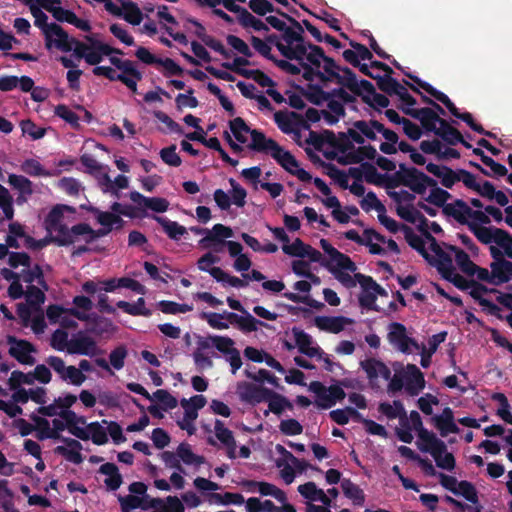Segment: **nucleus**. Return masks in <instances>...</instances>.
I'll use <instances>...</instances> for the list:
<instances>
[{
    "instance_id": "603ef678",
    "label": "nucleus",
    "mask_w": 512,
    "mask_h": 512,
    "mask_svg": "<svg viewBox=\"0 0 512 512\" xmlns=\"http://www.w3.org/2000/svg\"><path fill=\"white\" fill-rule=\"evenodd\" d=\"M361 167L364 172V180L368 184L383 186L385 180V174H381L377 171L376 167L370 162H363Z\"/></svg>"
},
{
    "instance_id": "72a5a7b5",
    "label": "nucleus",
    "mask_w": 512,
    "mask_h": 512,
    "mask_svg": "<svg viewBox=\"0 0 512 512\" xmlns=\"http://www.w3.org/2000/svg\"><path fill=\"white\" fill-rule=\"evenodd\" d=\"M95 76H104L110 81H120L128 89L135 93V82L124 74H116L115 70L109 66H96L92 70Z\"/></svg>"
},
{
    "instance_id": "c03bdc74",
    "label": "nucleus",
    "mask_w": 512,
    "mask_h": 512,
    "mask_svg": "<svg viewBox=\"0 0 512 512\" xmlns=\"http://www.w3.org/2000/svg\"><path fill=\"white\" fill-rule=\"evenodd\" d=\"M29 9H30L32 16L35 19V21H34L35 26L38 27L39 29H41V31L45 37V40H48V42H49L50 40H49L48 33L50 31V27L52 26V23L47 22L48 16L34 2H32L29 5Z\"/></svg>"
},
{
    "instance_id": "f257e3e1",
    "label": "nucleus",
    "mask_w": 512,
    "mask_h": 512,
    "mask_svg": "<svg viewBox=\"0 0 512 512\" xmlns=\"http://www.w3.org/2000/svg\"><path fill=\"white\" fill-rule=\"evenodd\" d=\"M310 51L304 56V60H297L301 69L302 77L307 81H313L315 78L321 82H336L345 87L348 75L343 73V69L335 60L325 55L320 46H309Z\"/></svg>"
},
{
    "instance_id": "8fccbe9b",
    "label": "nucleus",
    "mask_w": 512,
    "mask_h": 512,
    "mask_svg": "<svg viewBox=\"0 0 512 512\" xmlns=\"http://www.w3.org/2000/svg\"><path fill=\"white\" fill-rule=\"evenodd\" d=\"M8 183L13 189L19 191L21 194H33L32 182L22 175L9 174Z\"/></svg>"
},
{
    "instance_id": "0eeeda50",
    "label": "nucleus",
    "mask_w": 512,
    "mask_h": 512,
    "mask_svg": "<svg viewBox=\"0 0 512 512\" xmlns=\"http://www.w3.org/2000/svg\"><path fill=\"white\" fill-rule=\"evenodd\" d=\"M271 157L288 173L296 176L300 181L310 182L312 180L311 174L305 169L300 168L297 159L280 145L274 153H271Z\"/></svg>"
},
{
    "instance_id": "864d4df0",
    "label": "nucleus",
    "mask_w": 512,
    "mask_h": 512,
    "mask_svg": "<svg viewBox=\"0 0 512 512\" xmlns=\"http://www.w3.org/2000/svg\"><path fill=\"white\" fill-rule=\"evenodd\" d=\"M330 418L337 423L338 425H346L349 422V418L353 417L356 419H360V413L352 407H346L344 409H336L332 410L329 413Z\"/></svg>"
},
{
    "instance_id": "a19ab883",
    "label": "nucleus",
    "mask_w": 512,
    "mask_h": 512,
    "mask_svg": "<svg viewBox=\"0 0 512 512\" xmlns=\"http://www.w3.org/2000/svg\"><path fill=\"white\" fill-rule=\"evenodd\" d=\"M341 488L345 497L352 500L354 505L362 506L364 504L365 495L363 490L350 479L344 478L341 481Z\"/></svg>"
},
{
    "instance_id": "cd10ccee",
    "label": "nucleus",
    "mask_w": 512,
    "mask_h": 512,
    "mask_svg": "<svg viewBox=\"0 0 512 512\" xmlns=\"http://www.w3.org/2000/svg\"><path fill=\"white\" fill-rule=\"evenodd\" d=\"M293 119L297 120L302 124V127L305 129L309 128V125L303 121L302 115L296 112H283L277 111L274 114V121L277 124L278 128L285 134H290L294 131L293 129Z\"/></svg>"
},
{
    "instance_id": "c756f323",
    "label": "nucleus",
    "mask_w": 512,
    "mask_h": 512,
    "mask_svg": "<svg viewBox=\"0 0 512 512\" xmlns=\"http://www.w3.org/2000/svg\"><path fill=\"white\" fill-rule=\"evenodd\" d=\"M427 257L428 259L425 260L437 269L441 277L451 274L454 269L451 255L444 250L434 256L428 253Z\"/></svg>"
},
{
    "instance_id": "2f4dec72",
    "label": "nucleus",
    "mask_w": 512,
    "mask_h": 512,
    "mask_svg": "<svg viewBox=\"0 0 512 512\" xmlns=\"http://www.w3.org/2000/svg\"><path fill=\"white\" fill-rule=\"evenodd\" d=\"M445 247L455 254V261L459 269L468 276H474V269L477 268V265L470 259L469 255L457 246L445 244Z\"/></svg>"
},
{
    "instance_id": "f3484780",
    "label": "nucleus",
    "mask_w": 512,
    "mask_h": 512,
    "mask_svg": "<svg viewBox=\"0 0 512 512\" xmlns=\"http://www.w3.org/2000/svg\"><path fill=\"white\" fill-rule=\"evenodd\" d=\"M132 202L142 209H150L156 213H163L168 210L169 202L161 197H146L138 191H132L129 194Z\"/></svg>"
},
{
    "instance_id": "412c9836",
    "label": "nucleus",
    "mask_w": 512,
    "mask_h": 512,
    "mask_svg": "<svg viewBox=\"0 0 512 512\" xmlns=\"http://www.w3.org/2000/svg\"><path fill=\"white\" fill-rule=\"evenodd\" d=\"M269 390V388L256 386L248 382H244L238 386V392L241 400L249 403H260L266 401Z\"/></svg>"
},
{
    "instance_id": "393cba45",
    "label": "nucleus",
    "mask_w": 512,
    "mask_h": 512,
    "mask_svg": "<svg viewBox=\"0 0 512 512\" xmlns=\"http://www.w3.org/2000/svg\"><path fill=\"white\" fill-rule=\"evenodd\" d=\"M492 270L493 285L499 286L508 283L512 279V262L507 259L493 261L490 264Z\"/></svg>"
},
{
    "instance_id": "7ed1b4c3",
    "label": "nucleus",
    "mask_w": 512,
    "mask_h": 512,
    "mask_svg": "<svg viewBox=\"0 0 512 512\" xmlns=\"http://www.w3.org/2000/svg\"><path fill=\"white\" fill-rule=\"evenodd\" d=\"M408 77L411 80H413L418 85V87L422 88L429 95L434 97L437 101L441 102L453 116L464 121L473 131L483 132V126L481 124L475 122L472 114L469 112L461 113L459 111V109L455 106V104L450 100V98L445 93L437 90L430 83L421 80L417 76L408 74Z\"/></svg>"
},
{
    "instance_id": "79ce46f5",
    "label": "nucleus",
    "mask_w": 512,
    "mask_h": 512,
    "mask_svg": "<svg viewBox=\"0 0 512 512\" xmlns=\"http://www.w3.org/2000/svg\"><path fill=\"white\" fill-rule=\"evenodd\" d=\"M281 40V37L277 34H270L265 37L266 43L268 45H274L281 55L288 60L298 58V53H303V48L301 46H297L296 50H292L289 46H284V43Z\"/></svg>"
},
{
    "instance_id": "a878e982",
    "label": "nucleus",
    "mask_w": 512,
    "mask_h": 512,
    "mask_svg": "<svg viewBox=\"0 0 512 512\" xmlns=\"http://www.w3.org/2000/svg\"><path fill=\"white\" fill-rule=\"evenodd\" d=\"M419 443L418 448L422 452L432 453L440 452L445 447V442L437 438V436L427 429H422L418 433Z\"/></svg>"
},
{
    "instance_id": "39448f33",
    "label": "nucleus",
    "mask_w": 512,
    "mask_h": 512,
    "mask_svg": "<svg viewBox=\"0 0 512 512\" xmlns=\"http://www.w3.org/2000/svg\"><path fill=\"white\" fill-rule=\"evenodd\" d=\"M38 440L53 439L60 440L66 444V446H57L54 452L58 455L65 457L68 461L74 464H81L83 462V456L81 454L82 444L73 438L64 437L59 431L49 428L48 431L36 434Z\"/></svg>"
},
{
    "instance_id": "473e14b6",
    "label": "nucleus",
    "mask_w": 512,
    "mask_h": 512,
    "mask_svg": "<svg viewBox=\"0 0 512 512\" xmlns=\"http://www.w3.org/2000/svg\"><path fill=\"white\" fill-rule=\"evenodd\" d=\"M266 401H268L269 409L265 411V415H268L269 411L276 415H281L285 409H293V404L288 398L271 389L269 390V394H267Z\"/></svg>"
},
{
    "instance_id": "5fc2aeb1",
    "label": "nucleus",
    "mask_w": 512,
    "mask_h": 512,
    "mask_svg": "<svg viewBox=\"0 0 512 512\" xmlns=\"http://www.w3.org/2000/svg\"><path fill=\"white\" fill-rule=\"evenodd\" d=\"M431 456L434 458L436 465L439 468L448 470V471L454 470V468L456 466L455 457L452 453L447 452L446 445L443 448V450H441L439 453L434 452V453H432Z\"/></svg>"
},
{
    "instance_id": "f03ea898",
    "label": "nucleus",
    "mask_w": 512,
    "mask_h": 512,
    "mask_svg": "<svg viewBox=\"0 0 512 512\" xmlns=\"http://www.w3.org/2000/svg\"><path fill=\"white\" fill-rule=\"evenodd\" d=\"M343 73L348 75L345 87L347 90L357 95L361 100L373 109L387 108L390 100L387 96L377 93L374 85L365 79L358 80L357 75L350 69H343Z\"/></svg>"
},
{
    "instance_id": "3c124183",
    "label": "nucleus",
    "mask_w": 512,
    "mask_h": 512,
    "mask_svg": "<svg viewBox=\"0 0 512 512\" xmlns=\"http://www.w3.org/2000/svg\"><path fill=\"white\" fill-rule=\"evenodd\" d=\"M493 401H497L500 407L497 410V415L506 423L512 425V414L510 412V405L505 394L496 392L491 395Z\"/></svg>"
},
{
    "instance_id": "4c0bfd02",
    "label": "nucleus",
    "mask_w": 512,
    "mask_h": 512,
    "mask_svg": "<svg viewBox=\"0 0 512 512\" xmlns=\"http://www.w3.org/2000/svg\"><path fill=\"white\" fill-rule=\"evenodd\" d=\"M116 306L132 316L149 317L152 315V311L145 307V299L142 297L138 298L137 301L132 304L127 301L120 300L116 303Z\"/></svg>"
},
{
    "instance_id": "1a4fd4ad",
    "label": "nucleus",
    "mask_w": 512,
    "mask_h": 512,
    "mask_svg": "<svg viewBox=\"0 0 512 512\" xmlns=\"http://www.w3.org/2000/svg\"><path fill=\"white\" fill-rule=\"evenodd\" d=\"M469 230L483 244L496 243L504 249L508 232L501 228L485 227L475 222L468 223Z\"/></svg>"
},
{
    "instance_id": "2eb2a0df",
    "label": "nucleus",
    "mask_w": 512,
    "mask_h": 512,
    "mask_svg": "<svg viewBox=\"0 0 512 512\" xmlns=\"http://www.w3.org/2000/svg\"><path fill=\"white\" fill-rule=\"evenodd\" d=\"M49 42L45 40V46L47 49H51L55 46L57 49L63 52L72 51V38L69 37L68 33L57 23H52L49 31Z\"/></svg>"
},
{
    "instance_id": "f8f14e48",
    "label": "nucleus",
    "mask_w": 512,
    "mask_h": 512,
    "mask_svg": "<svg viewBox=\"0 0 512 512\" xmlns=\"http://www.w3.org/2000/svg\"><path fill=\"white\" fill-rule=\"evenodd\" d=\"M401 109L406 115L418 120L425 132L430 133L436 131L437 121L440 120V116L432 108L424 107L415 109L401 107Z\"/></svg>"
},
{
    "instance_id": "6e6552de",
    "label": "nucleus",
    "mask_w": 512,
    "mask_h": 512,
    "mask_svg": "<svg viewBox=\"0 0 512 512\" xmlns=\"http://www.w3.org/2000/svg\"><path fill=\"white\" fill-rule=\"evenodd\" d=\"M7 343L10 345L8 353L11 357L15 358L20 364L33 365L36 360L31 355L36 353V347L25 339H18L16 336L8 335Z\"/></svg>"
},
{
    "instance_id": "4be33fe9",
    "label": "nucleus",
    "mask_w": 512,
    "mask_h": 512,
    "mask_svg": "<svg viewBox=\"0 0 512 512\" xmlns=\"http://www.w3.org/2000/svg\"><path fill=\"white\" fill-rule=\"evenodd\" d=\"M360 365L370 381L377 379L379 376L384 380L391 378V370L389 367L378 359L368 358L361 361Z\"/></svg>"
},
{
    "instance_id": "e2e57ef3",
    "label": "nucleus",
    "mask_w": 512,
    "mask_h": 512,
    "mask_svg": "<svg viewBox=\"0 0 512 512\" xmlns=\"http://www.w3.org/2000/svg\"><path fill=\"white\" fill-rule=\"evenodd\" d=\"M242 77L254 80L261 87H274L276 85L267 74L259 69H251L250 71H244Z\"/></svg>"
},
{
    "instance_id": "49530a36",
    "label": "nucleus",
    "mask_w": 512,
    "mask_h": 512,
    "mask_svg": "<svg viewBox=\"0 0 512 512\" xmlns=\"http://www.w3.org/2000/svg\"><path fill=\"white\" fill-rule=\"evenodd\" d=\"M454 495L462 496L465 500L472 504H478V491L475 485L467 480L459 481Z\"/></svg>"
},
{
    "instance_id": "4468645a",
    "label": "nucleus",
    "mask_w": 512,
    "mask_h": 512,
    "mask_svg": "<svg viewBox=\"0 0 512 512\" xmlns=\"http://www.w3.org/2000/svg\"><path fill=\"white\" fill-rule=\"evenodd\" d=\"M292 334L295 339V344L301 354H304L310 358H322V355L324 354L323 350L319 346H312L313 339L308 333L300 328L293 327Z\"/></svg>"
},
{
    "instance_id": "bf43d9fd",
    "label": "nucleus",
    "mask_w": 512,
    "mask_h": 512,
    "mask_svg": "<svg viewBox=\"0 0 512 512\" xmlns=\"http://www.w3.org/2000/svg\"><path fill=\"white\" fill-rule=\"evenodd\" d=\"M10 390L22 388L21 385H32L34 384L31 372L24 373L20 370H14L7 382Z\"/></svg>"
},
{
    "instance_id": "6ab92c4d",
    "label": "nucleus",
    "mask_w": 512,
    "mask_h": 512,
    "mask_svg": "<svg viewBox=\"0 0 512 512\" xmlns=\"http://www.w3.org/2000/svg\"><path fill=\"white\" fill-rule=\"evenodd\" d=\"M432 421L442 437H446L450 433L457 434L460 432L459 427L454 422V414L450 407L444 408L440 415H435L432 418Z\"/></svg>"
},
{
    "instance_id": "ddd939ff",
    "label": "nucleus",
    "mask_w": 512,
    "mask_h": 512,
    "mask_svg": "<svg viewBox=\"0 0 512 512\" xmlns=\"http://www.w3.org/2000/svg\"><path fill=\"white\" fill-rule=\"evenodd\" d=\"M405 391L417 396L425 387L424 374L415 364H407L404 372Z\"/></svg>"
},
{
    "instance_id": "052dcab7",
    "label": "nucleus",
    "mask_w": 512,
    "mask_h": 512,
    "mask_svg": "<svg viewBox=\"0 0 512 512\" xmlns=\"http://www.w3.org/2000/svg\"><path fill=\"white\" fill-rule=\"evenodd\" d=\"M431 188L430 194L425 198V201L443 209L447 204V200L450 199L452 195L448 191L437 187V185Z\"/></svg>"
},
{
    "instance_id": "f704fd0d",
    "label": "nucleus",
    "mask_w": 512,
    "mask_h": 512,
    "mask_svg": "<svg viewBox=\"0 0 512 512\" xmlns=\"http://www.w3.org/2000/svg\"><path fill=\"white\" fill-rule=\"evenodd\" d=\"M75 227L76 225L68 228L65 224H62L53 228L52 231L57 232V234L55 236H51L50 241L58 246H69L73 244L76 236H82V234L74 232Z\"/></svg>"
},
{
    "instance_id": "5701e85b",
    "label": "nucleus",
    "mask_w": 512,
    "mask_h": 512,
    "mask_svg": "<svg viewBox=\"0 0 512 512\" xmlns=\"http://www.w3.org/2000/svg\"><path fill=\"white\" fill-rule=\"evenodd\" d=\"M251 143L248 145V148L256 151L262 152L266 154L274 153V151L278 148L279 144L272 138H267L265 134L257 129H253L250 131Z\"/></svg>"
},
{
    "instance_id": "13d9d810",
    "label": "nucleus",
    "mask_w": 512,
    "mask_h": 512,
    "mask_svg": "<svg viewBox=\"0 0 512 512\" xmlns=\"http://www.w3.org/2000/svg\"><path fill=\"white\" fill-rule=\"evenodd\" d=\"M229 125L236 140L242 144L246 143L247 138L244 134H250V131L253 129H251L241 117L234 118L230 121Z\"/></svg>"
},
{
    "instance_id": "de8ad7c7",
    "label": "nucleus",
    "mask_w": 512,
    "mask_h": 512,
    "mask_svg": "<svg viewBox=\"0 0 512 512\" xmlns=\"http://www.w3.org/2000/svg\"><path fill=\"white\" fill-rule=\"evenodd\" d=\"M177 455L179 460L183 461L186 465L199 466L204 463V457L194 454L188 443L179 444L177 447Z\"/></svg>"
},
{
    "instance_id": "bb28decb",
    "label": "nucleus",
    "mask_w": 512,
    "mask_h": 512,
    "mask_svg": "<svg viewBox=\"0 0 512 512\" xmlns=\"http://www.w3.org/2000/svg\"><path fill=\"white\" fill-rule=\"evenodd\" d=\"M314 322L320 330L337 334L344 330L345 325L351 323V320L344 316H317Z\"/></svg>"
},
{
    "instance_id": "a18cd8bd",
    "label": "nucleus",
    "mask_w": 512,
    "mask_h": 512,
    "mask_svg": "<svg viewBox=\"0 0 512 512\" xmlns=\"http://www.w3.org/2000/svg\"><path fill=\"white\" fill-rule=\"evenodd\" d=\"M364 237L366 238L363 245H366L369 247V252L374 255H383L385 253L384 248H382L379 244L372 243V240L375 239L381 243L386 242L385 236L378 233L372 228H367L363 232Z\"/></svg>"
},
{
    "instance_id": "c9c22d12",
    "label": "nucleus",
    "mask_w": 512,
    "mask_h": 512,
    "mask_svg": "<svg viewBox=\"0 0 512 512\" xmlns=\"http://www.w3.org/2000/svg\"><path fill=\"white\" fill-rule=\"evenodd\" d=\"M401 231L403 232L404 238L409 246L415 249L424 259H428V251L425 247L424 239L417 235L408 225L402 224Z\"/></svg>"
},
{
    "instance_id": "a211bd4d",
    "label": "nucleus",
    "mask_w": 512,
    "mask_h": 512,
    "mask_svg": "<svg viewBox=\"0 0 512 512\" xmlns=\"http://www.w3.org/2000/svg\"><path fill=\"white\" fill-rule=\"evenodd\" d=\"M281 32V39L285 42L284 46H289L292 50H296L297 46L303 48V53H298V58H293V60H304L305 54L310 51L309 46H316L315 44L305 41L304 36H301L287 25Z\"/></svg>"
},
{
    "instance_id": "e433bc0d",
    "label": "nucleus",
    "mask_w": 512,
    "mask_h": 512,
    "mask_svg": "<svg viewBox=\"0 0 512 512\" xmlns=\"http://www.w3.org/2000/svg\"><path fill=\"white\" fill-rule=\"evenodd\" d=\"M153 219L162 226L164 232L172 240H179L187 233L184 226L180 225L178 222L171 221L166 217L154 215Z\"/></svg>"
},
{
    "instance_id": "b1692460",
    "label": "nucleus",
    "mask_w": 512,
    "mask_h": 512,
    "mask_svg": "<svg viewBox=\"0 0 512 512\" xmlns=\"http://www.w3.org/2000/svg\"><path fill=\"white\" fill-rule=\"evenodd\" d=\"M128 351L124 345H120L113 349L109 354V362L104 358L95 359V364L102 368L105 371L112 373L110 365L116 369L121 370L125 365V359L127 357Z\"/></svg>"
},
{
    "instance_id": "dca6fc26",
    "label": "nucleus",
    "mask_w": 512,
    "mask_h": 512,
    "mask_svg": "<svg viewBox=\"0 0 512 512\" xmlns=\"http://www.w3.org/2000/svg\"><path fill=\"white\" fill-rule=\"evenodd\" d=\"M320 246L323 251L330 256L332 262H334L338 269L345 270L348 272H355L357 267L356 264L351 260L349 256L338 251L333 247L328 240L321 239Z\"/></svg>"
},
{
    "instance_id": "20e7f679",
    "label": "nucleus",
    "mask_w": 512,
    "mask_h": 512,
    "mask_svg": "<svg viewBox=\"0 0 512 512\" xmlns=\"http://www.w3.org/2000/svg\"><path fill=\"white\" fill-rule=\"evenodd\" d=\"M69 315L87 323L86 332L101 339H110L118 330V327L109 318L93 314H87L76 308H68Z\"/></svg>"
},
{
    "instance_id": "4d7b16f0",
    "label": "nucleus",
    "mask_w": 512,
    "mask_h": 512,
    "mask_svg": "<svg viewBox=\"0 0 512 512\" xmlns=\"http://www.w3.org/2000/svg\"><path fill=\"white\" fill-rule=\"evenodd\" d=\"M65 209H68V207L58 204L49 211L45 218V227L49 232H52L53 228L62 225L61 221L63 219Z\"/></svg>"
},
{
    "instance_id": "ea45409f",
    "label": "nucleus",
    "mask_w": 512,
    "mask_h": 512,
    "mask_svg": "<svg viewBox=\"0 0 512 512\" xmlns=\"http://www.w3.org/2000/svg\"><path fill=\"white\" fill-rule=\"evenodd\" d=\"M233 235V231L230 227H227L223 224H215L212 228V231H209L207 235L200 240V244L203 247H208L207 242H218L220 244H224V240L222 238H230Z\"/></svg>"
},
{
    "instance_id": "9b49d317",
    "label": "nucleus",
    "mask_w": 512,
    "mask_h": 512,
    "mask_svg": "<svg viewBox=\"0 0 512 512\" xmlns=\"http://www.w3.org/2000/svg\"><path fill=\"white\" fill-rule=\"evenodd\" d=\"M405 176L404 186L419 195H423L428 187L437 185L435 179L414 167H408Z\"/></svg>"
},
{
    "instance_id": "c85d7f7f",
    "label": "nucleus",
    "mask_w": 512,
    "mask_h": 512,
    "mask_svg": "<svg viewBox=\"0 0 512 512\" xmlns=\"http://www.w3.org/2000/svg\"><path fill=\"white\" fill-rule=\"evenodd\" d=\"M110 63L122 71L121 74L126 75L135 82V92L137 91V82L142 80V73L135 67V64L131 60H122L119 57L110 55Z\"/></svg>"
},
{
    "instance_id": "680f3d73",
    "label": "nucleus",
    "mask_w": 512,
    "mask_h": 512,
    "mask_svg": "<svg viewBox=\"0 0 512 512\" xmlns=\"http://www.w3.org/2000/svg\"><path fill=\"white\" fill-rule=\"evenodd\" d=\"M22 279L25 283L30 285H32L34 281H37L39 285L44 287V289H48V286L44 280L43 271L38 264H35L32 269L22 270Z\"/></svg>"
},
{
    "instance_id": "9d476101",
    "label": "nucleus",
    "mask_w": 512,
    "mask_h": 512,
    "mask_svg": "<svg viewBox=\"0 0 512 512\" xmlns=\"http://www.w3.org/2000/svg\"><path fill=\"white\" fill-rule=\"evenodd\" d=\"M67 352L72 355L77 354L94 357L103 351L99 349L97 342L92 337L83 332H79L69 340Z\"/></svg>"
},
{
    "instance_id": "338daca9",
    "label": "nucleus",
    "mask_w": 512,
    "mask_h": 512,
    "mask_svg": "<svg viewBox=\"0 0 512 512\" xmlns=\"http://www.w3.org/2000/svg\"><path fill=\"white\" fill-rule=\"evenodd\" d=\"M55 115L69 123L72 127H79V116L69 109L65 104H59L55 107Z\"/></svg>"
},
{
    "instance_id": "7c9ffc66",
    "label": "nucleus",
    "mask_w": 512,
    "mask_h": 512,
    "mask_svg": "<svg viewBox=\"0 0 512 512\" xmlns=\"http://www.w3.org/2000/svg\"><path fill=\"white\" fill-rule=\"evenodd\" d=\"M298 492L310 501H319L325 506L331 505V499L322 489L317 488L314 482H307L298 486Z\"/></svg>"
},
{
    "instance_id": "6e6d98bb",
    "label": "nucleus",
    "mask_w": 512,
    "mask_h": 512,
    "mask_svg": "<svg viewBox=\"0 0 512 512\" xmlns=\"http://www.w3.org/2000/svg\"><path fill=\"white\" fill-rule=\"evenodd\" d=\"M158 307L164 314L176 315L186 313L193 310V306L186 303H177L169 300H162L158 303Z\"/></svg>"
},
{
    "instance_id": "69168bd1",
    "label": "nucleus",
    "mask_w": 512,
    "mask_h": 512,
    "mask_svg": "<svg viewBox=\"0 0 512 512\" xmlns=\"http://www.w3.org/2000/svg\"><path fill=\"white\" fill-rule=\"evenodd\" d=\"M231 190V202L237 207H244L246 204L247 191L233 178L229 179Z\"/></svg>"
},
{
    "instance_id": "aec40b11",
    "label": "nucleus",
    "mask_w": 512,
    "mask_h": 512,
    "mask_svg": "<svg viewBox=\"0 0 512 512\" xmlns=\"http://www.w3.org/2000/svg\"><path fill=\"white\" fill-rule=\"evenodd\" d=\"M387 338L394 347L405 354L411 353V350L407 348V329L404 324L399 322H392L389 324V332Z\"/></svg>"
},
{
    "instance_id": "0e129e2a",
    "label": "nucleus",
    "mask_w": 512,
    "mask_h": 512,
    "mask_svg": "<svg viewBox=\"0 0 512 512\" xmlns=\"http://www.w3.org/2000/svg\"><path fill=\"white\" fill-rule=\"evenodd\" d=\"M89 436L92 442L96 445H104L108 442L107 431L99 422H92L88 424Z\"/></svg>"
},
{
    "instance_id": "423d86ee",
    "label": "nucleus",
    "mask_w": 512,
    "mask_h": 512,
    "mask_svg": "<svg viewBox=\"0 0 512 512\" xmlns=\"http://www.w3.org/2000/svg\"><path fill=\"white\" fill-rule=\"evenodd\" d=\"M309 390L316 395V405L321 409H329L346 397L345 391L338 384L327 388L319 381H312Z\"/></svg>"
},
{
    "instance_id": "09e8293b",
    "label": "nucleus",
    "mask_w": 512,
    "mask_h": 512,
    "mask_svg": "<svg viewBox=\"0 0 512 512\" xmlns=\"http://www.w3.org/2000/svg\"><path fill=\"white\" fill-rule=\"evenodd\" d=\"M74 232H77L82 235H88V238L86 239V243H91L98 238L108 235L111 232V228H106V227L102 226V228L94 230L87 223H79V224H76Z\"/></svg>"
},
{
    "instance_id": "58836bf2",
    "label": "nucleus",
    "mask_w": 512,
    "mask_h": 512,
    "mask_svg": "<svg viewBox=\"0 0 512 512\" xmlns=\"http://www.w3.org/2000/svg\"><path fill=\"white\" fill-rule=\"evenodd\" d=\"M122 6V16L125 21L132 25H139L142 22L143 14L138 5L131 0H119Z\"/></svg>"
},
{
    "instance_id": "37998d69",
    "label": "nucleus",
    "mask_w": 512,
    "mask_h": 512,
    "mask_svg": "<svg viewBox=\"0 0 512 512\" xmlns=\"http://www.w3.org/2000/svg\"><path fill=\"white\" fill-rule=\"evenodd\" d=\"M465 202L462 199H456L453 203H448L443 207V214L454 218L458 223L462 225H467L471 223L468 220V215H466V210L463 207H460V203Z\"/></svg>"
},
{
    "instance_id": "774afa93",
    "label": "nucleus",
    "mask_w": 512,
    "mask_h": 512,
    "mask_svg": "<svg viewBox=\"0 0 512 512\" xmlns=\"http://www.w3.org/2000/svg\"><path fill=\"white\" fill-rule=\"evenodd\" d=\"M27 304L33 308H38L45 301L44 292L35 285H29L26 293Z\"/></svg>"
}]
</instances>
